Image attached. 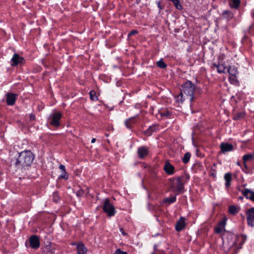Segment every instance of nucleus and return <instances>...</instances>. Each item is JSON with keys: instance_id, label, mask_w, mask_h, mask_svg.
<instances>
[{"instance_id": "aec40b11", "label": "nucleus", "mask_w": 254, "mask_h": 254, "mask_svg": "<svg viewBox=\"0 0 254 254\" xmlns=\"http://www.w3.org/2000/svg\"><path fill=\"white\" fill-rule=\"evenodd\" d=\"M43 252L45 254H53L54 251L52 246L48 245L43 249Z\"/></svg>"}, {"instance_id": "8fccbe9b", "label": "nucleus", "mask_w": 254, "mask_h": 254, "mask_svg": "<svg viewBox=\"0 0 254 254\" xmlns=\"http://www.w3.org/2000/svg\"><path fill=\"white\" fill-rule=\"evenodd\" d=\"M222 238V240H223V242H224V236H223Z\"/></svg>"}, {"instance_id": "a19ab883", "label": "nucleus", "mask_w": 254, "mask_h": 254, "mask_svg": "<svg viewBox=\"0 0 254 254\" xmlns=\"http://www.w3.org/2000/svg\"><path fill=\"white\" fill-rule=\"evenodd\" d=\"M137 33V30H132L128 34V36H131L132 35L135 34Z\"/></svg>"}, {"instance_id": "79ce46f5", "label": "nucleus", "mask_w": 254, "mask_h": 254, "mask_svg": "<svg viewBox=\"0 0 254 254\" xmlns=\"http://www.w3.org/2000/svg\"><path fill=\"white\" fill-rule=\"evenodd\" d=\"M120 232L122 233V234L124 235V236H126L127 235V234L125 232L124 230L123 229V228H120Z\"/></svg>"}, {"instance_id": "6e6552de", "label": "nucleus", "mask_w": 254, "mask_h": 254, "mask_svg": "<svg viewBox=\"0 0 254 254\" xmlns=\"http://www.w3.org/2000/svg\"><path fill=\"white\" fill-rule=\"evenodd\" d=\"M23 58L17 54H14L11 60V65H16L22 62Z\"/></svg>"}, {"instance_id": "c9c22d12", "label": "nucleus", "mask_w": 254, "mask_h": 254, "mask_svg": "<svg viewBox=\"0 0 254 254\" xmlns=\"http://www.w3.org/2000/svg\"><path fill=\"white\" fill-rule=\"evenodd\" d=\"M60 178L65 180H67L68 179V176L66 173V171L62 172V173L60 176Z\"/></svg>"}, {"instance_id": "a18cd8bd", "label": "nucleus", "mask_w": 254, "mask_h": 254, "mask_svg": "<svg viewBox=\"0 0 254 254\" xmlns=\"http://www.w3.org/2000/svg\"><path fill=\"white\" fill-rule=\"evenodd\" d=\"M229 236L230 237V238H233L234 237V236L231 234H229Z\"/></svg>"}, {"instance_id": "49530a36", "label": "nucleus", "mask_w": 254, "mask_h": 254, "mask_svg": "<svg viewBox=\"0 0 254 254\" xmlns=\"http://www.w3.org/2000/svg\"><path fill=\"white\" fill-rule=\"evenodd\" d=\"M252 15L253 17H254V10L252 11Z\"/></svg>"}, {"instance_id": "bb28decb", "label": "nucleus", "mask_w": 254, "mask_h": 254, "mask_svg": "<svg viewBox=\"0 0 254 254\" xmlns=\"http://www.w3.org/2000/svg\"><path fill=\"white\" fill-rule=\"evenodd\" d=\"M90 99L93 101H96L98 100V97L96 96L95 91H94L92 90L90 92Z\"/></svg>"}, {"instance_id": "f03ea898", "label": "nucleus", "mask_w": 254, "mask_h": 254, "mask_svg": "<svg viewBox=\"0 0 254 254\" xmlns=\"http://www.w3.org/2000/svg\"><path fill=\"white\" fill-rule=\"evenodd\" d=\"M194 88V85L190 81L186 82L183 86L181 92H183V95L185 94L190 102H192L193 99Z\"/></svg>"}, {"instance_id": "9d476101", "label": "nucleus", "mask_w": 254, "mask_h": 254, "mask_svg": "<svg viewBox=\"0 0 254 254\" xmlns=\"http://www.w3.org/2000/svg\"><path fill=\"white\" fill-rule=\"evenodd\" d=\"M17 94L8 93L6 95V103L8 105H13L15 101Z\"/></svg>"}, {"instance_id": "c03bdc74", "label": "nucleus", "mask_w": 254, "mask_h": 254, "mask_svg": "<svg viewBox=\"0 0 254 254\" xmlns=\"http://www.w3.org/2000/svg\"><path fill=\"white\" fill-rule=\"evenodd\" d=\"M95 141H96V139L95 138H93L91 140V143H94L95 142Z\"/></svg>"}, {"instance_id": "f257e3e1", "label": "nucleus", "mask_w": 254, "mask_h": 254, "mask_svg": "<svg viewBox=\"0 0 254 254\" xmlns=\"http://www.w3.org/2000/svg\"><path fill=\"white\" fill-rule=\"evenodd\" d=\"M34 159V156L30 151H24L19 154L15 165L17 168L29 166L32 164Z\"/></svg>"}, {"instance_id": "58836bf2", "label": "nucleus", "mask_w": 254, "mask_h": 254, "mask_svg": "<svg viewBox=\"0 0 254 254\" xmlns=\"http://www.w3.org/2000/svg\"><path fill=\"white\" fill-rule=\"evenodd\" d=\"M59 168L62 172L65 171V166L64 165H60L59 166Z\"/></svg>"}, {"instance_id": "ea45409f", "label": "nucleus", "mask_w": 254, "mask_h": 254, "mask_svg": "<svg viewBox=\"0 0 254 254\" xmlns=\"http://www.w3.org/2000/svg\"><path fill=\"white\" fill-rule=\"evenodd\" d=\"M77 195L78 196H82L83 194V190H80L76 193Z\"/></svg>"}, {"instance_id": "a211bd4d", "label": "nucleus", "mask_w": 254, "mask_h": 254, "mask_svg": "<svg viewBox=\"0 0 254 254\" xmlns=\"http://www.w3.org/2000/svg\"><path fill=\"white\" fill-rule=\"evenodd\" d=\"M247 239V237L245 235H240L237 237L236 245L240 244V245H243Z\"/></svg>"}, {"instance_id": "393cba45", "label": "nucleus", "mask_w": 254, "mask_h": 254, "mask_svg": "<svg viewBox=\"0 0 254 254\" xmlns=\"http://www.w3.org/2000/svg\"><path fill=\"white\" fill-rule=\"evenodd\" d=\"M223 15L224 16V18L227 19L228 20L232 18L233 17V14L232 13V12L229 11L224 12L223 13Z\"/></svg>"}, {"instance_id": "0eeeda50", "label": "nucleus", "mask_w": 254, "mask_h": 254, "mask_svg": "<svg viewBox=\"0 0 254 254\" xmlns=\"http://www.w3.org/2000/svg\"><path fill=\"white\" fill-rule=\"evenodd\" d=\"M30 246L33 249H37L40 247V242L38 238L36 236H33L29 239Z\"/></svg>"}, {"instance_id": "9b49d317", "label": "nucleus", "mask_w": 254, "mask_h": 254, "mask_svg": "<svg viewBox=\"0 0 254 254\" xmlns=\"http://www.w3.org/2000/svg\"><path fill=\"white\" fill-rule=\"evenodd\" d=\"M137 153L140 158H143L148 155V149L144 146L140 147L138 148Z\"/></svg>"}, {"instance_id": "c85d7f7f", "label": "nucleus", "mask_w": 254, "mask_h": 254, "mask_svg": "<svg viewBox=\"0 0 254 254\" xmlns=\"http://www.w3.org/2000/svg\"><path fill=\"white\" fill-rule=\"evenodd\" d=\"M172 1H173L175 7L177 9H178L179 10H181L182 9V6L181 4H180V1L179 0H173Z\"/></svg>"}, {"instance_id": "09e8293b", "label": "nucleus", "mask_w": 254, "mask_h": 254, "mask_svg": "<svg viewBox=\"0 0 254 254\" xmlns=\"http://www.w3.org/2000/svg\"><path fill=\"white\" fill-rule=\"evenodd\" d=\"M58 200H59L58 198H57V199H56V198H54V200L57 201V202L58 201Z\"/></svg>"}, {"instance_id": "7c9ffc66", "label": "nucleus", "mask_w": 254, "mask_h": 254, "mask_svg": "<svg viewBox=\"0 0 254 254\" xmlns=\"http://www.w3.org/2000/svg\"><path fill=\"white\" fill-rule=\"evenodd\" d=\"M176 200V196H172L169 198H167L165 199L166 202H168L169 204L174 202Z\"/></svg>"}, {"instance_id": "72a5a7b5", "label": "nucleus", "mask_w": 254, "mask_h": 254, "mask_svg": "<svg viewBox=\"0 0 254 254\" xmlns=\"http://www.w3.org/2000/svg\"><path fill=\"white\" fill-rule=\"evenodd\" d=\"M244 116V114L242 113H239L236 114L234 116V120H239L241 118H243Z\"/></svg>"}, {"instance_id": "423d86ee", "label": "nucleus", "mask_w": 254, "mask_h": 254, "mask_svg": "<svg viewBox=\"0 0 254 254\" xmlns=\"http://www.w3.org/2000/svg\"><path fill=\"white\" fill-rule=\"evenodd\" d=\"M227 219L224 218V219L220 222L215 228V232L217 234L222 233L225 231V227L226 224Z\"/></svg>"}, {"instance_id": "a878e982", "label": "nucleus", "mask_w": 254, "mask_h": 254, "mask_svg": "<svg viewBox=\"0 0 254 254\" xmlns=\"http://www.w3.org/2000/svg\"><path fill=\"white\" fill-rule=\"evenodd\" d=\"M238 211V208L234 206H231L229 208V212L230 213L234 214Z\"/></svg>"}, {"instance_id": "4468645a", "label": "nucleus", "mask_w": 254, "mask_h": 254, "mask_svg": "<svg viewBox=\"0 0 254 254\" xmlns=\"http://www.w3.org/2000/svg\"><path fill=\"white\" fill-rule=\"evenodd\" d=\"M242 193L247 198L254 201V191L247 189L243 190Z\"/></svg>"}, {"instance_id": "39448f33", "label": "nucleus", "mask_w": 254, "mask_h": 254, "mask_svg": "<svg viewBox=\"0 0 254 254\" xmlns=\"http://www.w3.org/2000/svg\"><path fill=\"white\" fill-rule=\"evenodd\" d=\"M173 188L178 191H180L184 189V183L181 177H178L174 180Z\"/></svg>"}, {"instance_id": "f3484780", "label": "nucleus", "mask_w": 254, "mask_h": 254, "mask_svg": "<svg viewBox=\"0 0 254 254\" xmlns=\"http://www.w3.org/2000/svg\"><path fill=\"white\" fill-rule=\"evenodd\" d=\"M213 66L216 68L218 72L220 73H225L226 69H227V67L223 64H213Z\"/></svg>"}, {"instance_id": "5701e85b", "label": "nucleus", "mask_w": 254, "mask_h": 254, "mask_svg": "<svg viewBox=\"0 0 254 254\" xmlns=\"http://www.w3.org/2000/svg\"><path fill=\"white\" fill-rule=\"evenodd\" d=\"M254 157V155L252 154H247L245 155L243 157V161L245 164V166L246 167V162L247 161H251L253 159Z\"/></svg>"}, {"instance_id": "4c0bfd02", "label": "nucleus", "mask_w": 254, "mask_h": 254, "mask_svg": "<svg viewBox=\"0 0 254 254\" xmlns=\"http://www.w3.org/2000/svg\"><path fill=\"white\" fill-rule=\"evenodd\" d=\"M114 254H127V253L119 249L117 250Z\"/></svg>"}, {"instance_id": "dca6fc26", "label": "nucleus", "mask_w": 254, "mask_h": 254, "mask_svg": "<svg viewBox=\"0 0 254 254\" xmlns=\"http://www.w3.org/2000/svg\"><path fill=\"white\" fill-rule=\"evenodd\" d=\"M185 225V221L184 218H181L177 223L176 225V229L178 231H181Z\"/></svg>"}, {"instance_id": "473e14b6", "label": "nucleus", "mask_w": 254, "mask_h": 254, "mask_svg": "<svg viewBox=\"0 0 254 254\" xmlns=\"http://www.w3.org/2000/svg\"><path fill=\"white\" fill-rule=\"evenodd\" d=\"M183 93L181 92L180 95H178L176 98V100L179 103H182L183 102Z\"/></svg>"}, {"instance_id": "2f4dec72", "label": "nucleus", "mask_w": 254, "mask_h": 254, "mask_svg": "<svg viewBox=\"0 0 254 254\" xmlns=\"http://www.w3.org/2000/svg\"><path fill=\"white\" fill-rule=\"evenodd\" d=\"M182 181H184L185 182H187L190 178V175L188 174H184L182 177Z\"/></svg>"}, {"instance_id": "2eb2a0df", "label": "nucleus", "mask_w": 254, "mask_h": 254, "mask_svg": "<svg viewBox=\"0 0 254 254\" xmlns=\"http://www.w3.org/2000/svg\"><path fill=\"white\" fill-rule=\"evenodd\" d=\"M76 245L78 254H85L86 253L87 250L83 244L78 243Z\"/></svg>"}, {"instance_id": "cd10ccee", "label": "nucleus", "mask_w": 254, "mask_h": 254, "mask_svg": "<svg viewBox=\"0 0 254 254\" xmlns=\"http://www.w3.org/2000/svg\"><path fill=\"white\" fill-rule=\"evenodd\" d=\"M190 154L189 152L185 153L184 157L183 159L184 163H187L190 160Z\"/></svg>"}, {"instance_id": "f704fd0d", "label": "nucleus", "mask_w": 254, "mask_h": 254, "mask_svg": "<svg viewBox=\"0 0 254 254\" xmlns=\"http://www.w3.org/2000/svg\"><path fill=\"white\" fill-rule=\"evenodd\" d=\"M229 81L233 84H235L237 83V81L236 79V77L230 76L229 78Z\"/></svg>"}, {"instance_id": "e433bc0d", "label": "nucleus", "mask_w": 254, "mask_h": 254, "mask_svg": "<svg viewBox=\"0 0 254 254\" xmlns=\"http://www.w3.org/2000/svg\"><path fill=\"white\" fill-rule=\"evenodd\" d=\"M132 122V120L131 119H128L126 121L125 124L127 127H128V128L130 127V125L131 124Z\"/></svg>"}, {"instance_id": "de8ad7c7", "label": "nucleus", "mask_w": 254, "mask_h": 254, "mask_svg": "<svg viewBox=\"0 0 254 254\" xmlns=\"http://www.w3.org/2000/svg\"><path fill=\"white\" fill-rule=\"evenodd\" d=\"M154 127H150V129H151V130H154V129H153Z\"/></svg>"}, {"instance_id": "c756f323", "label": "nucleus", "mask_w": 254, "mask_h": 254, "mask_svg": "<svg viewBox=\"0 0 254 254\" xmlns=\"http://www.w3.org/2000/svg\"><path fill=\"white\" fill-rule=\"evenodd\" d=\"M157 65L158 67L161 68H164L166 67V64L165 63L162 61V60H160L157 62Z\"/></svg>"}, {"instance_id": "7ed1b4c3", "label": "nucleus", "mask_w": 254, "mask_h": 254, "mask_svg": "<svg viewBox=\"0 0 254 254\" xmlns=\"http://www.w3.org/2000/svg\"><path fill=\"white\" fill-rule=\"evenodd\" d=\"M103 209L104 211L110 217L114 216L116 213L114 206L108 199L104 200Z\"/></svg>"}, {"instance_id": "20e7f679", "label": "nucleus", "mask_w": 254, "mask_h": 254, "mask_svg": "<svg viewBox=\"0 0 254 254\" xmlns=\"http://www.w3.org/2000/svg\"><path fill=\"white\" fill-rule=\"evenodd\" d=\"M248 224L251 227L254 226V207L249 209L246 213Z\"/></svg>"}, {"instance_id": "f8f14e48", "label": "nucleus", "mask_w": 254, "mask_h": 254, "mask_svg": "<svg viewBox=\"0 0 254 254\" xmlns=\"http://www.w3.org/2000/svg\"><path fill=\"white\" fill-rule=\"evenodd\" d=\"M164 170L169 175L174 174V167L168 162H166L164 166Z\"/></svg>"}, {"instance_id": "37998d69", "label": "nucleus", "mask_w": 254, "mask_h": 254, "mask_svg": "<svg viewBox=\"0 0 254 254\" xmlns=\"http://www.w3.org/2000/svg\"><path fill=\"white\" fill-rule=\"evenodd\" d=\"M35 119V116L31 114L30 115V120H34Z\"/></svg>"}, {"instance_id": "ddd939ff", "label": "nucleus", "mask_w": 254, "mask_h": 254, "mask_svg": "<svg viewBox=\"0 0 254 254\" xmlns=\"http://www.w3.org/2000/svg\"><path fill=\"white\" fill-rule=\"evenodd\" d=\"M220 148L223 153L233 150V146L231 144L227 143H222L220 145Z\"/></svg>"}, {"instance_id": "b1692460", "label": "nucleus", "mask_w": 254, "mask_h": 254, "mask_svg": "<svg viewBox=\"0 0 254 254\" xmlns=\"http://www.w3.org/2000/svg\"><path fill=\"white\" fill-rule=\"evenodd\" d=\"M161 116L163 117H168L170 116V113L167 110H162L160 111Z\"/></svg>"}, {"instance_id": "412c9836", "label": "nucleus", "mask_w": 254, "mask_h": 254, "mask_svg": "<svg viewBox=\"0 0 254 254\" xmlns=\"http://www.w3.org/2000/svg\"><path fill=\"white\" fill-rule=\"evenodd\" d=\"M224 179L226 181L225 186L226 187H229L231 184V174L230 173H226L225 175Z\"/></svg>"}, {"instance_id": "4be33fe9", "label": "nucleus", "mask_w": 254, "mask_h": 254, "mask_svg": "<svg viewBox=\"0 0 254 254\" xmlns=\"http://www.w3.org/2000/svg\"><path fill=\"white\" fill-rule=\"evenodd\" d=\"M240 3V0H230L229 4L231 7L237 8L239 7Z\"/></svg>"}, {"instance_id": "1a4fd4ad", "label": "nucleus", "mask_w": 254, "mask_h": 254, "mask_svg": "<svg viewBox=\"0 0 254 254\" xmlns=\"http://www.w3.org/2000/svg\"><path fill=\"white\" fill-rule=\"evenodd\" d=\"M62 117V115L60 113H56L54 114L52 121L51 122V125L55 127L59 126V121Z\"/></svg>"}, {"instance_id": "6ab92c4d", "label": "nucleus", "mask_w": 254, "mask_h": 254, "mask_svg": "<svg viewBox=\"0 0 254 254\" xmlns=\"http://www.w3.org/2000/svg\"><path fill=\"white\" fill-rule=\"evenodd\" d=\"M228 72L230 74V76L236 77L238 74V71L237 68L234 66H231L228 69Z\"/></svg>"}]
</instances>
